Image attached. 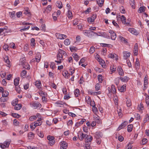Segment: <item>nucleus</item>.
<instances>
[{
    "label": "nucleus",
    "instance_id": "nucleus-58",
    "mask_svg": "<svg viewBox=\"0 0 149 149\" xmlns=\"http://www.w3.org/2000/svg\"><path fill=\"white\" fill-rule=\"evenodd\" d=\"M88 22L90 23H91L92 22H94V19H93L92 17H89L87 19Z\"/></svg>",
    "mask_w": 149,
    "mask_h": 149
},
{
    "label": "nucleus",
    "instance_id": "nucleus-44",
    "mask_svg": "<svg viewBox=\"0 0 149 149\" xmlns=\"http://www.w3.org/2000/svg\"><path fill=\"white\" fill-rule=\"evenodd\" d=\"M98 80L100 83H102L103 81L102 76L101 74H99L97 77Z\"/></svg>",
    "mask_w": 149,
    "mask_h": 149
},
{
    "label": "nucleus",
    "instance_id": "nucleus-27",
    "mask_svg": "<svg viewBox=\"0 0 149 149\" xmlns=\"http://www.w3.org/2000/svg\"><path fill=\"white\" fill-rule=\"evenodd\" d=\"M80 91L78 89H76L74 91V94L75 97H77L79 95Z\"/></svg>",
    "mask_w": 149,
    "mask_h": 149
},
{
    "label": "nucleus",
    "instance_id": "nucleus-17",
    "mask_svg": "<svg viewBox=\"0 0 149 149\" xmlns=\"http://www.w3.org/2000/svg\"><path fill=\"white\" fill-rule=\"evenodd\" d=\"M121 19L123 24L128 25L129 23V22H126V18L125 16L123 15L121 17Z\"/></svg>",
    "mask_w": 149,
    "mask_h": 149
},
{
    "label": "nucleus",
    "instance_id": "nucleus-39",
    "mask_svg": "<svg viewBox=\"0 0 149 149\" xmlns=\"http://www.w3.org/2000/svg\"><path fill=\"white\" fill-rule=\"evenodd\" d=\"M67 15L69 18L71 19L72 17V15L71 11H70L68 10Z\"/></svg>",
    "mask_w": 149,
    "mask_h": 149
},
{
    "label": "nucleus",
    "instance_id": "nucleus-45",
    "mask_svg": "<svg viewBox=\"0 0 149 149\" xmlns=\"http://www.w3.org/2000/svg\"><path fill=\"white\" fill-rule=\"evenodd\" d=\"M95 49V48L94 47H91L89 50V53L91 54H93L94 52Z\"/></svg>",
    "mask_w": 149,
    "mask_h": 149
},
{
    "label": "nucleus",
    "instance_id": "nucleus-12",
    "mask_svg": "<svg viewBox=\"0 0 149 149\" xmlns=\"http://www.w3.org/2000/svg\"><path fill=\"white\" fill-rule=\"evenodd\" d=\"M89 35L90 36L89 37H92V36H101V35H98L97 33L93 31H92L90 30Z\"/></svg>",
    "mask_w": 149,
    "mask_h": 149
},
{
    "label": "nucleus",
    "instance_id": "nucleus-49",
    "mask_svg": "<svg viewBox=\"0 0 149 149\" xmlns=\"http://www.w3.org/2000/svg\"><path fill=\"white\" fill-rule=\"evenodd\" d=\"M99 33L101 34L100 36H102L104 38H107L108 36L106 33L100 32Z\"/></svg>",
    "mask_w": 149,
    "mask_h": 149
},
{
    "label": "nucleus",
    "instance_id": "nucleus-6",
    "mask_svg": "<svg viewBox=\"0 0 149 149\" xmlns=\"http://www.w3.org/2000/svg\"><path fill=\"white\" fill-rule=\"evenodd\" d=\"M127 124V121H124L118 127L117 130L119 131L120 129L125 127Z\"/></svg>",
    "mask_w": 149,
    "mask_h": 149
},
{
    "label": "nucleus",
    "instance_id": "nucleus-18",
    "mask_svg": "<svg viewBox=\"0 0 149 149\" xmlns=\"http://www.w3.org/2000/svg\"><path fill=\"white\" fill-rule=\"evenodd\" d=\"M146 8V7L144 6L141 7L139 9L138 12L139 13L144 12Z\"/></svg>",
    "mask_w": 149,
    "mask_h": 149
},
{
    "label": "nucleus",
    "instance_id": "nucleus-54",
    "mask_svg": "<svg viewBox=\"0 0 149 149\" xmlns=\"http://www.w3.org/2000/svg\"><path fill=\"white\" fill-rule=\"evenodd\" d=\"M47 139L49 141L54 140V137L53 136L49 135L47 136Z\"/></svg>",
    "mask_w": 149,
    "mask_h": 149
},
{
    "label": "nucleus",
    "instance_id": "nucleus-28",
    "mask_svg": "<svg viewBox=\"0 0 149 149\" xmlns=\"http://www.w3.org/2000/svg\"><path fill=\"white\" fill-rule=\"evenodd\" d=\"M8 100V98L5 97H2L0 98V100L2 102H6Z\"/></svg>",
    "mask_w": 149,
    "mask_h": 149
},
{
    "label": "nucleus",
    "instance_id": "nucleus-20",
    "mask_svg": "<svg viewBox=\"0 0 149 149\" xmlns=\"http://www.w3.org/2000/svg\"><path fill=\"white\" fill-rule=\"evenodd\" d=\"M22 107V105L21 104H16V103H15V105L14 107V109L16 110H18L21 108Z\"/></svg>",
    "mask_w": 149,
    "mask_h": 149
},
{
    "label": "nucleus",
    "instance_id": "nucleus-41",
    "mask_svg": "<svg viewBox=\"0 0 149 149\" xmlns=\"http://www.w3.org/2000/svg\"><path fill=\"white\" fill-rule=\"evenodd\" d=\"M70 43V40L68 39H66L64 41V43L66 45H69Z\"/></svg>",
    "mask_w": 149,
    "mask_h": 149
},
{
    "label": "nucleus",
    "instance_id": "nucleus-7",
    "mask_svg": "<svg viewBox=\"0 0 149 149\" xmlns=\"http://www.w3.org/2000/svg\"><path fill=\"white\" fill-rule=\"evenodd\" d=\"M119 75L120 76H123L124 74V72L122 68L120 66H118L117 70Z\"/></svg>",
    "mask_w": 149,
    "mask_h": 149
},
{
    "label": "nucleus",
    "instance_id": "nucleus-23",
    "mask_svg": "<svg viewBox=\"0 0 149 149\" xmlns=\"http://www.w3.org/2000/svg\"><path fill=\"white\" fill-rule=\"evenodd\" d=\"M19 79V77H17L14 80V83L15 86H16L18 85Z\"/></svg>",
    "mask_w": 149,
    "mask_h": 149
},
{
    "label": "nucleus",
    "instance_id": "nucleus-46",
    "mask_svg": "<svg viewBox=\"0 0 149 149\" xmlns=\"http://www.w3.org/2000/svg\"><path fill=\"white\" fill-rule=\"evenodd\" d=\"M37 118V117L36 116H32L29 118V120L31 121H33L36 120Z\"/></svg>",
    "mask_w": 149,
    "mask_h": 149
},
{
    "label": "nucleus",
    "instance_id": "nucleus-15",
    "mask_svg": "<svg viewBox=\"0 0 149 149\" xmlns=\"http://www.w3.org/2000/svg\"><path fill=\"white\" fill-rule=\"evenodd\" d=\"M120 78L121 81L123 82H127L130 79L129 77L127 76L120 77Z\"/></svg>",
    "mask_w": 149,
    "mask_h": 149
},
{
    "label": "nucleus",
    "instance_id": "nucleus-31",
    "mask_svg": "<svg viewBox=\"0 0 149 149\" xmlns=\"http://www.w3.org/2000/svg\"><path fill=\"white\" fill-rule=\"evenodd\" d=\"M26 71L25 70H23L21 73V76L22 78L26 77Z\"/></svg>",
    "mask_w": 149,
    "mask_h": 149
},
{
    "label": "nucleus",
    "instance_id": "nucleus-51",
    "mask_svg": "<svg viewBox=\"0 0 149 149\" xmlns=\"http://www.w3.org/2000/svg\"><path fill=\"white\" fill-rule=\"evenodd\" d=\"M120 79V77H118L116 78L115 79V83L117 86H118L119 83Z\"/></svg>",
    "mask_w": 149,
    "mask_h": 149
},
{
    "label": "nucleus",
    "instance_id": "nucleus-5",
    "mask_svg": "<svg viewBox=\"0 0 149 149\" xmlns=\"http://www.w3.org/2000/svg\"><path fill=\"white\" fill-rule=\"evenodd\" d=\"M61 147L63 149H66L68 147V144L65 141H62L60 143Z\"/></svg>",
    "mask_w": 149,
    "mask_h": 149
},
{
    "label": "nucleus",
    "instance_id": "nucleus-24",
    "mask_svg": "<svg viewBox=\"0 0 149 149\" xmlns=\"http://www.w3.org/2000/svg\"><path fill=\"white\" fill-rule=\"evenodd\" d=\"M130 3L132 8L133 9H135V2L134 0H130Z\"/></svg>",
    "mask_w": 149,
    "mask_h": 149
},
{
    "label": "nucleus",
    "instance_id": "nucleus-25",
    "mask_svg": "<svg viewBox=\"0 0 149 149\" xmlns=\"http://www.w3.org/2000/svg\"><path fill=\"white\" fill-rule=\"evenodd\" d=\"M4 60L6 63L9 65L10 64V61L8 58V57L7 56H5V57L4 58Z\"/></svg>",
    "mask_w": 149,
    "mask_h": 149
},
{
    "label": "nucleus",
    "instance_id": "nucleus-14",
    "mask_svg": "<svg viewBox=\"0 0 149 149\" xmlns=\"http://www.w3.org/2000/svg\"><path fill=\"white\" fill-rule=\"evenodd\" d=\"M129 31L132 33L134 35H137L138 34V32L135 30V29L133 28H130L129 29Z\"/></svg>",
    "mask_w": 149,
    "mask_h": 149
},
{
    "label": "nucleus",
    "instance_id": "nucleus-36",
    "mask_svg": "<svg viewBox=\"0 0 149 149\" xmlns=\"http://www.w3.org/2000/svg\"><path fill=\"white\" fill-rule=\"evenodd\" d=\"M34 136V134L32 132H30L28 134V137L29 139L33 138Z\"/></svg>",
    "mask_w": 149,
    "mask_h": 149
},
{
    "label": "nucleus",
    "instance_id": "nucleus-55",
    "mask_svg": "<svg viewBox=\"0 0 149 149\" xmlns=\"http://www.w3.org/2000/svg\"><path fill=\"white\" fill-rule=\"evenodd\" d=\"M10 142L8 141H5L3 143V144L4 145L6 148H8L10 145Z\"/></svg>",
    "mask_w": 149,
    "mask_h": 149
},
{
    "label": "nucleus",
    "instance_id": "nucleus-32",
    "mask_svg": "<svg viewBox=\"0 0 149 149\" xmlns=\"http://www.w3.org/2000/svg\"><path fill=\"white\" fill-rule=\"evenodd\" d=\"M148 84V80H144V87L143 90H145L147 88L146 86Z\"/></svg>",
    "mask_w": 149,
    "mask_h": 149
},
{
    "label": "nucleus",
    "instance_id": "nucleus-59",
    "mask_svg": "<svg viewBox=\"0 0 149 149\" xmlns=\"http://www.w3.org/2000/svg\"><path fill=\"white\" fill-rule=\"evenodd\" d=\"M41 30L43 31H45L46 30V26L45 24H43L41 25Z\"/></svg>",
    "mask_w": 149,
    "mask_h": 149
},
{
    "label": "nucleus",
    "instance_id": "nucleus-64",
    "mask_svg": "<svg viewBox=\"0 0 149 149\" xmlns=\"http://www.w3.org/2000/svg\"><path fill=\"white\" fill-rule=\"evenodd\" d=\"M146 102L148 105L149 104V95L146 97Z\"/></svg>",
    "mask_w": 149,
    "mask_h": 149
},
{
    "label": "nucleus",
    "instance_id": "nucleus-53",
    "mask_svg": "<svg viewBox=\"0 0 149 149\" xmlns=\"http://www.w3.org/2000/svg\"><path fill=\"white\" fill-rule=\"evenodd\" d=\"M68 71H65V72H63L62 73L63 75L66 78H68Z\"/></svg>",
    "mask_w": 149,
    "mask_h": 149
},
{
    "label": "nucleus",
    "instance_id": "nucleus-8",
    "mask_svg": "<svg viewBox=\"0 0 149 149\" xmlns=\"http://www.w3.org/2000/svg\"><path fill=\"white\" fill-rule=\"evenodd\" d=\"M108 57L112 58H115V59L117 61L118 59V56L115 54H109L108 55Z\"/></svg>",
    "mask_w": 149,
    "mask_h": 149
},
{
    "label": "nucleus",
    "instance_id": "nucleus-37",
    "mask_svg": "<svg viewBox=\"0 0 149 149\" xmlns=\"http://www.w3.org/2000/svg\"><path fill=\"white\" fill-rule=\"evenodd\" d=\"M95 121L96 122V123H97L98 124L100 123H101V120L100 119V118L99 116H97L96 118H95Z\"/></svg>",
    "mask_w": 149,
    "mask_h": 149
},
{
    "label": "nucleus",
    "instance_id": "nucleus-19",
    "mask_svg": "<svg viewBox=\"0 0 149 149\" xmlns=\"http://www.w3.org/2000/svg\"><path fill=\"white\" fill-rule=\"evenodd\" d=\"M96 1L99 6L101 7L103 5L104 0H96Z\"/></svg>",
    "mask_w": 149,
    "mask_h": 149
},
{
    "label": "nucleus",
    "instance_id": "nucleus-22",
    "mask_svg": "<svg viewBox=\"0 0 149 149\" xmlns=\"http://www.w3.org/2000/svg\"><path fill=\"white\" fill-rule=\"evenodd\" d=\"M35 85L38 89L40 88L41 86V81H36L35 83Z\"/></svg>",
    "mask_w": 149,
    "mask_h": 149
},
{
    "label": "nucleus",
    "instance_id": "nucleus-30",
    "mask_svg": "<svg viewBox=\"0 0 149 149\" xmlns=\"http://www.w3.org/2000/svg\"><path fill=\"white\" fill-rule=\"evenodd\" d=\"M10 17L13 19H14L15 18V12L13 11L12 12H10L9 13Z\"/></svg>",
    "mask_w": 149,
    "mask_h": 149
},
{
    "label": "nucleus",
    "instance_id": "nucleus-34",
    "mask_svg": "<svg viewBox=\"0 0 149 149\" xmlns=\"http://www.w3.org/2000/svg\"><path fill=\"white\" fill-rule=\"evenodd\" d=\"M73 56L74 58V59L76 60V61H78L79 59V57L76 53L73 54Z\"/></svg>",
    "mask_w": 149,
    "mask_h": 149
},
{
    "label": "nucleus",
    "instance_id": "nucleus-57",
    "mask_svg": "<svg viewBox=\"0 0 149 149\" xmlns=\"http://www.w3.org/2000/svg\"><path fill=\"white\" fill-rule=\"evenodd\" d=\"M86 139L88 142H91L93 139V138L91 136H88Z\"/></svg>",
    "mask_w": 149,
    "mask_h": 149
},
{
    "label": "nucleus",
    "instance_id": "nucleus-3",
    "mask_svg": "<svg viewBox=\"0 0 149 149\" xmlns=\"http://www.w3.org/2000/svg\"><path fill=\"white\" fill-rule=\"evenodd\" d=\"M133 53L135 56H137L138 54V45L137 43H136L134 46Z\"/></svg>",
    "mask_w": 149,
    "mask_h": 149
},
{
    "label": "nucleus",
    "instance_id": "nucleus-63",
    "mask_svg": "<svg viewBox=\"0 0 149 149\" xmlns=\"http://www.w3.org/2000/svg\"><path fill=\"white\" fill-rule=\"evenodd\" d=\"M55 143L54 140L49 141L48 143L50 145V146H52Z\"/></svg>",
    "mask_w": 149,
    "mask_h": 149
},
{
    "label": "nucleus",
    "instance_id": "nucleus-38",
    "mask_svg": "<svg viewBox=\"0 0 149 149\" xmlns=\"http://www.w3.org/2000/svg\"><path fill=\"white\" fill-rule=\"evenodd\" d=\"M39 94V95L42 97L43 96H47V93L45 92H44L42 91H39L38 92Z\"/></svg>",
    "mask_w": 149,
    "mask_h": 149
},
{
    "label": "nucleus",
    "instance_id": "nucleus-35",
    "mask_svg": "<svg viewBox=\"0 0 149 149\" xmlns=\"http://www.w3.org/2000/svg\"><path fill=\"white\" fill-rule=\"evenodd\" d=\"M133 125L132 124L129 125L127 126V131L128 132H131L132 130Z\"/></svg>",
    "mask_w": 149,
    "mask_h": 149
},
{
    "label": "nucleus",
    "instance_id": "nucleus-50",
    "mask_svg": "<svg viewBox=\"0 0 149 149\" xmlns=\"http://www.w3.org/2000/svg\"><path fill=\"white\" fill-rule=\"evenodd\" d=\"M100 88V84L99 83H97L95 86V90L98 91L99 90Z\"/></svg>",
    "mask_w": 149,
    "mask_h": 149
},
{
    "label": "nucleus",
    "instance_id": "nucleus-21",
    "mask_svg": "<svg viewBox=\"0 0 149 149\" xmlns=\"http://www.w3.org/2000/svg\"><path fill=\"white\" fill-rule=\"evenodd\" d=\"M110 93H112L113 94H115L116 93L115 87L114 85H112L111 86Z\"/></svg>",
    "mask_w": 149,
    "mask_h": 149
},
{
    "label": "nucleus",
    "instance_id": "nucleus-29",
    "mask_svg": "<svg viewBox=\"0 0 149 149\" xmlns=\"http://www.w3.org/2000/svg\"><path fill=\"white\" fill-rule=\"evenodd\" d=\"M119 39L121 42H123L125 43L127 42L126 39L123 38L121 36H119Z\"/></svg>",
    "mask_w": 149,
    "mask_h": 149
},
{
    "label": "nucleus",
    "instance_id": "nucleus-43",
    "mask_svg": "<svg viewBox=\"0 0 149 149\" xmlns=\"http://www.w3.org/2000/svg\"><path fill=\"white\" fill-rule=\"evenodd\" d=\"M149 119V116L148 114H147L145 116V117L143 120V122L145 123Z\"/></svg>",
    "mask_w": 149,
    "mask_h": 149
},
{
    "label": "nucleus",
    "instance_id": "nucleus-9",
    "mask_svg": "<svg viewBox=\"0 0 149 149\" xmlns=\"http://www.w3.org/2000/svg\"><path fill=\"white\" fill-rule=\"evenodd\" d=\"M102 136V133L100 132H96L95 137L96 139H98Z\"/></svg>",
    "mask_w": 149,
    "mask_h": 149
},
{
    "label": "nucleus",
    "instance_id": "nucleus-13",
    "mask_svg": "<svg viewBox=\"0 0 149 149\" xmlns=\"http://www.w3.org/2000/svg\"><path fill=\"white\" fill-rule=\"evenodd\" d=\"M41 58V55L40 54V53H38L37 54L35 58V60L36 61L39 63L40 60Z\"/></svg>",
    "mask_w": 149,
    "mask_h": 149
},
{
    "label": "nucleus",
    "instance_id": "nucleus-40",
    "mask_svg": "<svg viewBox=\"0 0 149 149\" xmlns=\"http://www.w3.org/2000/svg\"><path fill=\"white\" fill-rule=\"evenodd\" d=\"M90 30H84L83 31V34L85 36L89 37L90 35H89V32Z\"/></svg>",
    "mask_w": 149,
    "mask_h": 149
},
{
    "label": "nucleus",
    "instance_id": "nucleus-56",
    "mask_svg": "<svg viewBox=\"0 0 149 149\" xmlns=\"http://www.w3.org/2000/svg\"><path fill=\"white\" fill-rule=\"evenodd\" d=\"M57 4H58V8L61 9L62 8V3L61 1L57 2Z\"/></svg>",
    "mask_w": 149,
    "mask_h": 149
},
{
    "label": "nucleus",
    "instance_id": "nucleus-47",
    "mask_svg": "<svg viewBox=\"0 0 149 149\" xmlns=\"http://www.w3.org/2000/svg\"><path fill=\"white\" fill-rule=\"evenodd\" d=\"M63 55L61 53H58L57 55V60H62L63 58Z\"/></svg>",
    "mask_w": 149,
    "mask_h": 149
},
{
    "label": "nucleus",
    "instance_id": "nucleus-2",
    "mask_svg": "<svg viewBox=\"0 0 149 149\" xmlns=\"http://www.w3.org/2000/svg\"><path fill=\"white\" fill-rule=\"evenodd\" d=\"M56 36L57 39H64L67 37L65 35L61 34L58 33L56 34Z\"/></svg>",
    "mask_w": 149,
    "mask_h": 149
},
{
    "label": "nucleus",
    "instance_id": "nucleus-61",
    "mask_svg": "<svg viewBox=\"0 0 149 149\" xmlns=\"http://www.w3.org/2000/svg\"><path fill=\"white\" fill-rule=\"evenodd\" d=\"M126 104L128 107H130L131 105V102L130 100H127L126 101Z\"/></svg>",
    "mask_w": 149,
    "mask_h": 149
},
{
    "label": "nucleus",
    "instance_id": "nucleus-62",
    "mask_svg": "<svg viewBox=\"0 0 149 149\" xmlns=\"http://www.w3.org/2000/svg\"><path fill=\"white\" fill-rule=\"evenodd\" d=\"M12 115L13 117L16 118H19L20 117V116L19 115L16 113H12Z\"/></svg>",
    "mask_w": 149,
    "mask_h": 149
},
{
    "label": "nucleus",
    "instance_id": "nucleus-60",
    "mask_svg": "<svg viewBox=\"0 0 149 149\" xmlns=\"http://www.w3.org/2000/svg\"><path fill=\"white\" fill-rule=\"evenodd\" d=\"M50 66L52 69H54L55 68V64L53 62H51Z\"/></svg>",
    "mask_w": 149,
    "mask_h": 149
},
{
    "label": "nucleus",
    "instance_id": "nucleus-33",
    "mask_svg": "<svg viewBox=\"0 0 149 149\" xmlns=\"http://www.w3.org/2000/svg\"><path fill=\"white\" fill-rule=\"evenodd\" d=\"M9 95V93L8 91H4L2 93V95L3 97H7Z\"/></svg>",
    "mask_w": 149,
    "mask_h": 149
},
{
    "label": "nucleus",
    "instance_id": "nucleus-11",
    "mask_svg": "<svg viewBox=\"0 0 149 149\" xmlns=\"http://www.w3.org/2000/svg\"><path fill=\"white\" fill-rule=\"evenodd\" d=\"M123 54L124 59H126L130 56V52H123Z\"/></svg>",
    "mask_w": 149,
    "mask_h": 149
},
{
    "label": "nucleus",
    "instance_id": "nucleus-10",
    "mask_svg": "<svg viewBox=\"0 0 149 149\" xmlns=\"http://www.w3.org/2000/svg\"><path fill=\"white\" fill-rule=\"evenodd\" d=\"M21 64L22 65L23 68L28 70H29L30 69V66L27 63L23 62L22 63H21Z\"/></svg>",
    "mask_w": 149,
    "mask_h": 149
},
{
    "label": "nucleus",
    "instance_id": "nucleus-52",
    "mask_svg": "<svg viewBox=\"0 0 149 149\" xmlns=\"http://www.w3.org/2000/svg\"><path fill=\"white\" fill-rule=\"evenodd\" d=\"M47 96H43L42 97V100L43 103H46L47 102V99L46 97Z\"/></svg>",
    "mask_w": 149,
    "mask_h": 149
},
{
    "label": "nucleus",
    "instance_id": "nucleus-1",
    "mask_svg": "<svg viewBox=\"0 0 149 149\" xmlns=\"http://www.w3.org/2000/svg\"><path fill=\"white\" fill-rule=\"evenodd\" d=\"M41 119L38 120L37 121L34 122L33 123L30 124V127L31 129L34 130L37 126H40L42 124Z\"/></svg>",
    "mask_w": 149,
    "mask_h": 149
},
{
    "label": "nucleus",
    "instance_id": "nucleus-4",
    "mask_svg": "<svg viewBox=\"0 0 149 149\" xmlns=\"http://www.w3.org/2000/svg\"><path fill=\"white\" fill-rule=\"evenodd\" d=\"M109 32L111 34V39L113 40H115L116 37V33L112 30L109 31Z\"/></svg>",
    "mask_w": 149,
    "mask_h": 149
},
{
    "label": "nucleus",
    "instance_id": "nucleus-48",
    "mask_svg": "<svg viewBox=\"0 0 149 149\" xmlns=\"http://www.w3.org/2000/svg\"><path fill=\"white\" fill-rule=\"evenodd\" d=\"M31 45L32 46H34L35 45V40L34 38H32L31 40Z\"/></svg>",
    "mask_w": 149,
    "mask_h": 149
},
{
    "label": "nucleus",
    "instance_id": "nucleus-42",
    "mask_svg": "<svg viewBox=\"0 0 149 149\" xmlns=\"http://www.w3.org/2000/svg\"><path fill=\"white\" fill-rule=\"evenodd\" d=\"M126 90V86L123 85L119 89V91L121 92H123L125 91Z\"/></svg>",
    "mask_w": 149,
    "mask_h": 149
},
{
    "label": "nucleus",
    "instance_id": "nucleus-16",
    "mask_svg": "<svg viewBox=\"0 0 149 149\" xmlns=\"http://www.w3.org/2000/svg\"><path fill=\"white\" fill-rule=\"evenodd\" d=\"M32 106L34 107L35 109L38 107L40 108L41 107V105L38 102H34L32 104Z\"/></svg>",
    "mask_w": 149,
    "mask_h": 149
},
{
    "label": "nucleus",
    "instance_id": "nucleus-26",
    "mask_svg": "<svg viewBox=\"0 0 149 149\" xmlns=\"http://www.w3.org/2000/svg\"><path fill=\"white\" fill-rule=\"evenodd\" d=\"M140 63L139 59L138 58L136 59V60L135 63V66L136 68H138L139 66Z\"/></svg>",
    "mask_w": 149,
    "mask_h": 149
}]
</instances>
